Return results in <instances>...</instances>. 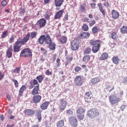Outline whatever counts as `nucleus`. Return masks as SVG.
<instances>
[{
    "label": "nucleus",
    "mask_w": 127,
    "mask_h": 127,
    "mask_svg": "<svg viewBox=\"0 0 127 127\" xmlns=\"http://www.w3.org/2000/svg\"><path fill=\"white\" fill-rule=\"evenodd\" d=\"M30 38V34L29 33H28L26 35V36H25L22 39V41L24 43V44L27 42V41L29 40Z\"/></svg>",
    "instance_id": "5701e85b"
},
{
    "label": "nucleus",
    "mask_w": 127,
    "mask_h": 127,
    "mask_svg": "<svg viewBox=\"0 0 127 127\" xmlns=\"http://www.w3.org/2000/svg\"><path fill=\"white\" fill-rule=\"evenodd\" d=\"M92 92L91 91L86 92L85 93V101L86 103H90L91 101V96Z\"/></svg>",
    "instance_id": "6e6552de"
},
{
    "label": "nucleus",
    "mask_w": 127,
    "mask_h": 127,
    "mask_svg": "<svg viewBox=\"0 0 127 127\" xmlns=\"http://www.w3.org/2000/svg\"><path fill=\"white\" fill-rule=\"evenodd\" d=\"M24 90H26V86L25 85H22L19 91L18 95L19 96H20V97H21V96H22V94H23V92L24 91Z\"/></svg>",
    "instance_id": "4be33fe9"
},
{
    "label": "nucleus",
    "mask_w": 127,
    "mask_h": 127,
    "mask_svg": "<svg viewBox=\"0 0 127 127\" xmlns=\"http://www.w3.org/2000/svg\"><path fill=\"white\" fill-rule=\"evenodd\" d=\"M64 2V0H55V4L57 7L61 6Z\"/></svg>",
    "instance_id": "f3484780"
},
{
    "label": "nucleus",
    "mask_w": 127,
    "mask_h": 127,
    "mask_svg": "<svg viewBox=\"0 0 127 127\" xmlns=\"http://www.w3.org/2000/svg\"><path fill=\"white\" fill-rule=\"evenodd\" d=\"M49 48L50 50H55V45L54 44H49Z\"/></svg>",
    "instance_id": "37998d69"
},
{
    "label": "nucleus",
    "mask_w": 127,
    "mask_h": 127,
    "mask_svg": "<svg viewBox=\"0 0 127 127\" xmlns=\"http://www.w3.org/2000/svg\"><path fill=\"white\" fill-rule=\"evenodd\" d=\"M117 32H113L111 33V35H109V37L110 38H112L114 40H116L117 37Z\"/></svg>",
    "instance_id": "7c9ffc66"
},
{
    "label": "nucleus",
    "mask_w": 127,
    "mask_h": 127,
    "mask_svg": "<svg viewBox=\"0 0 127 127\" xmlns=\"http://www.w3.org/2000/svg\"><path fill=\"white\" fill-rule=\"evenodd\" d=\"M25 114L27 116H31V115H34V112H25Z\"/></svg>",
    "instance_id": "8fccbe9b"
},
{
    "label": "nucleus",
    "mask_w": 127,
    "mask_h": 127,
    "mask_svg": "<svg viewBox=\"0 0 127 127\" xmlns=\"http://www.w3.org/2000/svg\"><path fill=\"white\" fill-rule=\"evenodd\" d=\"M45 41L46 44H51V43H52V40L50 38V36L49 35L45 36Z\"/></svg>",
    "instance_id": "dca6fc26"
},
{
    "label": "nucleus",
    "mask_w": 127,
    "mask_h": 127,
    "mask_svg": "<svg viewBox=\"0 0 127 127\" xmlns=\"http://www.w3.org/2000/svg\"><path fill=\"white\" fill-rule=\"evenodd\" d=\"M112 16L113 19H117V18H119L120 16V14L119 12H117L116 10H112Z\"/></svg>",
    "instance_id": "ddd939ff"
},
{
    "label": "nucleus",
    "mask_w": 127,
    "mask_h": 127,
    "mask_svg": "<svg viewBox=\"0 0 127 127\" xmlns=\"http://www.w3.org/2000/svg\"><path fill=\"white\" fill-rule=\"evenodd\" d=\"M68 123L73 127H77L78 126V120L74 116L68 118Z\"/></svg>",
    "instance_id": "f03ea898"
},
{
    "label": "nucleus",
    "mask_w": 127,
    "mask_h": 127,
    "mask_svg": "<svg viewBox=\"0 0 127 127\" xmlns=\"http://www.w3.org/2000/svg\"><path fill=\"white\" fill-rule=\"evenodd\" d=\"M41 100V96L40 95H34L33 97V101L35 104H38Z\"/></svg>",
    "instance_id": "f8f14e48"
},
{
    "label": "nucleus",
    "mask_w": 127,
    "mask_h": 127,
    "mask_svg": "<svg viewBox=\"0 0 127 127\" xmlns=\"http://www.w3.org/2000/svg\"><path fill=\"white\" fill-rule=\"evenodd\" d=\"M74 70L75 72H79L81 70V67L80 66H76L74 68Z\"/></svg>",
    "instance_id": "603ef678"
},
{
    "label": "nucleus",
    "mask_w": 127,
    "mask_h": 127,
    "mask_svg": "<svg viewBox=\"0 0 127 127\" xmlns=\"http://www.w3.org/2000/svg\"><path fill=\"white\" fill-rule=\"evenodd\" d=\"M87 115L90 119H94L95 117L99 116V112H88Z\"/></svg>",
    "instance_id": "9b49d317"
},
{
    "label": "nucleus",
    "mask_w": 127,
    "mask_h": 127,
    "mask_svg": "<svg viewBox=\"0 0 127 127\" xmlns=\"http://www.w3.org/2000/svg\"><path fill=\"white\" fill-rule=\"evenodd\" d=\"M38 91H39V84L36 86L34 87V88L33 89L32 93H31L32 95H33V96H34L35 95H38V94H39Z\"/></svg>",
    "instance_id": "4468645a"
},
{
    "label": "nucleus",
    "mask_w": 127,
    "mask_h": 127,
    "mask_svg": "<svg viewBox=\"0 0 127 127\" xmlns=\"http://www.w3.org/2000/svg\"><path fill=\"white\" fill-rule=\"evenodd\" d=\"M46 75H47V76H50V75H52V72L50 71L49 69H47L45 71Z\"/></svg>",
    "instance_id": "09e8293b"
},
{
    "label": "nucleus",
    "mask_w": 127,
    "mask_h": 127,
    "mask_svg": "<svg viewBox=\"0 0 127 127\" xmlns=\"http://www.w3.org/2000/svg\"><path fill=\"white\" fill-rule=\"evenodd\" d=\"M15 74H19L20 73V67H16L13 71Z\"/></svg>",
    "instance_id": "ea45409f"
},
{
    "label": "nucleus",
    "mask_w": 127,
    "mask_h": 127,
    "mask_svg": "<svg viewBox=\"0 0 127 127\" xmlns=\"http://www.w3.org/2000/svg\"><path fill=\"white\" fill-rule=\"evenodd\" d=\"M60 102L61 104V105L60 107V110L63 111L64 110H65V108H66V105H67V102L64 100V99H62L60 100Z\"/></svg>",
    "instance_id": "9d476101"
},
{
    "label": "nucleus",
    "mask_w": 127,
    "mask_h": 127,
    "mask_svg": "<svg viewBox=\"0 0 127 127\" xmlns=\"http://www.w3.org/2000/svg\"><path fill=\"white\" fill-rule=\"evenodd\" d=\"M80 37L82 38H87V37H90V33L83 32L80 34Z\"/></svg>",
    "instance_id": "c85d7f7f"
},
{
    "label": "nucleus",
    "mask_w": 127,
    "mask_h": 127,
    "mask_svg": "<svg viewBox=\"0 0 127 127\" xmlns=\"http://www.w3.org/2000/svg\"><path fill=\"white\" fill-rule=\"evenodd\" d=\"M37 118L38 119V122L40 123L42 120V117H41V112H38L37 113Z\"/></svg>",
    "instance_id": "c9c22d12"
},
{
    "label": "nucleus",
    "mask_w": 127,
    "mask_h": 127,
    "mask_svg": "<svg viewBox=\"0 0 127 127\" xmlns=\"http://www.w3.org/2000/svg\"><path fill=\"white\" fill-rule=\"evenodd\" d=\"M60 42L62 43V44H65L66 42H67V37L64 36L60 39Z\"/></svg>",
    "instance_id": "473e14b6"
},
{
    "label": "nucleus",
    "mask_w": 127,
    "mask_h": 127,
    "mask_svg": "<svg viewBox=\"0 0 127 127\" xmlns=\"http://www.w3.org/2000/svg\"><path fill=\"white\" fill-rule=\"evenodd\" d=\"M6 54L7 58H11V56H12V45H10L7 50Z\"/></svg>",
    "instance_id": "1a4fd4ad"
},
{
    "label": "nucleus",
    "mask_w": 127,
    "mask_h": 127,
    "mask_svg": "<svg viewBox=\"0 0 127 127\" xmlns=\"http://www.w3.org/2000/svg\"><path fill=\"white\" fill-rule=\"evenodd\" d=\"M37 36V32H32L30 34V37L31 39H33V38H35Z\"/></svg>",
    "instance_id": "4c0bfd02"
},
{
    "label": "nucleus",
    "mask_w": 127,
    "mask_h": 127,
    "mask_svg": "<svg viewBox=\"0 0 127 127\" xmlns=\"http://www.w3.org/2000/svg\"><path fill=\"white\" fill-rule=\"evenodd\" d=\"M14 127V124H12V125H10L9 124H7L6 125V127Z\"/></svg>",
    "instance_id": "774afa93"
},
{
    "label": "nucleus",
    "mask_w": 127,
    "mask_h": 127,
    "mask_svg": "<svg viewBox=\"0 0 127 127\" xmlns=\"http://www.w3.org/2000/svg\"><path fill=\"white\" fill-rule=\"evenodd\" d=\"M19 44L21 45H24V43H23V41H21V39L19 38L17 41L15 43V45L17 46H19Z\"/></svg>",
    "instance_id": "72a5a7b5"
},
{
    "label": "nucleus",
    "mask_w": 127,
    "mask_h": 127,
    "mask_svg": "<svg viewBox=\"0 0 127 127\" xmlns=\"http://www.w3.org/2000/svg\"><path fill=\"white\" fill-rule=\"evenodd\" d=\"M50 15H51V12L47 11L45 14V18L46 19H49L50 18Z\"/></svg>",
    "instance_id": "79ce46f5"
},
{
    "label": "nucleus",
    "mask_w": 127,
    "mask_h": 127,
    "mask_svg": "<svg viewBox=\"0 0 127 127\" xmlns=\"http://www.w3.org/2000/svg\"><path fill=\"white\" fill-rule=\"evenodd\" d=\"M49 105V102H44L41 105L40 108L43 110H46V109L48 108Z\"/></svg>",
    "instance_id": "412c9836"
},
{
    "label": "nucleus",
    "mask_w": 127,
    "mask_h": 127,
    "mask_svg": "<svg viewBox=\"0 0 127 127\" xmlns=\"http://www.w3.org/2000/svg\"><path fill=\"white\" fill-rule=\"evenodd\" d=\"M74 83L76 86L80 87L83 84V80L81 76H76L75 78Z\"/></svg>",
    "instance_id": "39448f33"
},
{
    "label": "nucleus",
    "mask_w": 127,
    "mask_h": 127,
    "mask_svg": "<svg viewBox=\"0 0 127 127\" xmlns=\"http://www.w3.org/2000/svg\"><path fill=\"white\" fill-rule=\"evenodd\" d=\"M36 79L38 81L39 83H41V82L43 81V79H44V77H43V75H41L37 76Z\"/></svg>",
    "instance_id": "e433bc0d"
},
{
    "label": "nucleus",
    "mask_w": 127,
    "mask_h": 127,
    "mask_svg": "<svg viewBox=\"0 0 127 127\" xmlns=\"http://www.w3.org/2000/svg\"><path fill=\"white\" fill-rule=\"evenodd\" d=\"M77 112H85V110L82 108H80L77 110Z\"/></svg>",
    "instance_id": "0e129e2a"
},
{
    "label": "nucleus",
    "mask_w": 127,
    "mask_h": 127,
    "mask_svg": "<svg viewBox=\"0 0 127 127\" xmlns=\"http://www.w3.org/2000/svg\"><path fill=\"white\" fill-rule=\"evenodd\" d=\"M89 44L92 46H96V45H97V46H101L100 45L101 44V40H97L95 41L94 40H91L89 41Z\"/></svg>",
    "instance_id": "0eeeda50"
},
{
    "label": "nucleus",
    "mask_w": 127,
    "mask_h": 127,
    "mask_svg": "<svg viewBox=\"0 0 127 127\" xmlns=\"http://www.w3.org/2000/svg\"><path fill=\"white\" fill-rule=\"evenodd\" d=\"M82 29L84 31H88L89 30V27L86 24H83L82 26Z\"/></svg>",
    "instance_id": "a19ab883"
},
{
    "label": "nucleus",
    "mask_w": 127,
    "mask_h": 127,
    "mask_svg": "<svg viewBox=\"0 0 127 127\" xmlns=\"http://www.w3.org/2000/svg\"><path fill=\"white\" fill-rule=\"evenodd\" d=\"M66 60H67L68 62H71V61L73 60V57H70L69 58H66Z\"/></svg>",
    "instance_id": "bf43d9fd"
},
{
    "label": "nucleus",
    "mask_w": 127,
    "mask_h": 127,
    "mask_svg": "<svg viewBox=\"0 0 127 127\" xmlns=\"http://www.w3.org/2000/svg\"><path fill=\"white\" fill-rule=\"evenodd\" d=\"M7 3V2H6V0H3V1L1 2V4L2 6H5Z\"/></svg>",
    "instance_id": "864d4df0"
},
{
    "label": "nucleus",
    "mask_w": 127,
    "mask_h": 127,
    "mask_svg": "<svg viewBox=\"0 0 127 127\" xmlns=\"http://www.w3.org/2000/svg\"><path fill=\"white\" fill-rule=\"evenodd\" d=\"M20 56L25 58L32 57V53L29 48L24 49L21 51Z\"/></svg>",
    "instance_id": "f257e3e1"
},
{
    "label": "nucleus",
    "mask_w": 127,
    "mask_h": 127,
    "mask_svg": "<svg viewBox=\"0 0 127 127\" xmlns=\"http://www.w3.org/2000/svg\"><path fill=\"white\" fill-rule=\"evenodd\" d=\"M91 51H92V49H91L90 48H86L84 50V54H90L91 53Z\"/></svg>",
    "instance_id": "58836bf2"
},
{
    "label": "nucleus",
    "mask_w": 127,
    "mask_h": 127,
    "mask_svg": "<svg viewBox=\"0 0 127 127\" xmlns=\"http://www.w3.org/2000/svg\"><path fill=\"white\" fill-rule=\"evenodd\" d=\"M96 23V21L95 20H92L90 23H89V26H93L94 24Z\"/></svg>",
    "instance_id": "5fc2aeb1"
},
{
    "label": "nucleus",
    "mask_w": 127,
    "mask_h": 127,
    "mask_svg": "<svg viewBox=\"0 0 127 127\" xmlns=\"http://www.w3.org/2000/svg\"><path fill=\"white\" fill-rule=\"evenodd\" d=\"M125 109H126V105H122L121 107V111H124L125 110Z\"/></svg>",
    "instance_id": "69168bd1"
},
{
    "label": "nucleus",
    "mask_w": 127,
    "mask_h": 127,
    "mask_svg": "<svg viewBox=\"0 0 127 127\" xmlns=\"http://www.w3.org/2000/svg\"><path fill=\"white\" fill-rule=\"evenodd\" d=\"M101 46H94L92 47V52L93 53H97L99 51Z\"/></svg>",
    "instance_id": "cd10ccee"
},
{
    "label": "nucleus",
    "mask_w": 127,
    "mask_h": 127,
    "mask_svg": "<svg viewBox=\"0 0 127 127\" xmlns=\"http://www.w3.org/2000/svg\"><path fill=\"white\" fill-rule=\"evenodd\" d=\"M110 102L111 105H115L121 102V99L116 95H111L109 97Z\"/></svg>",
    "instance_id": "7ed1b4c3"
},
{
    "label": "nucleus",
    "mask_w": 127,
    "mask_h": 127,
    "mask_svg": "<svg viewBox=\"0 0 127 127\" xmlns=\"http://www.w3.org/2000/svg\"><path fill=\"white\" fill-rule=\"evenodd\" d=\"M103 5L105 7H108V6L110 5V3H109V2H105L103 3Z\"/></svg>",
    "instance_id": "4d7b16f0"
},
{
    "label": "nucleus",
    "mask_w": 127,
    "mask_h": 127,
    "mask_svg": "<svg viewBox=\"0 0 127 127\" xmlns=\"http://www.w3.org/2000/svg\"><path fill=\"white\" fill-rule=\"evenodd\" d=\"M4 77V74L0 72V81L2 80V78Z\"/></svg>",
    "instance_id": "052dcab7"
},
{
    "label": "nucleus",
    "mask_w": 127,
    "mask_h": 127,
    "mask_svg": "<svg viewBox=\"0 0 127 127\" xmlns=\"http://www.w3.org/2000/svg\"><path fill=\"white\" fill-rule=\"evenodd\" d=\"M127 76L124 77V78L123 79V84H127Z\"/></svg>",
    "instance_id": "13d9d810"
},
{
    "label": "nucleus",
    "mask_w": 127,
    "mask_h": 127,
    "mask_svg": "<svg viewBox=\"0 0 127 127\" xmlns=\"http://www.w3.org/2000/svg\"><path fill=\"white\" fill-rule=\"evenodd\" d=\"M64 120H61L60 121L58 122L57 123V127H62L64 126Z\"/></svg>",
    "instance_id": "c756f323"
},
{
    "label": "nucleus",
    "mask_w": 127,
    "mask_h": 127,
    "mask_svg": "<svg viewBox=\"0 0 127 127\" xmlns=\"http://www.w3.org/2000/svg\"><path fill=\"white\" fill-rule=\"evenodd\" d=\"M77 117L79 121H83L84 118H85V116H84L83 112H77Z\"/></svg>",
    "instance_id": "a211bd4d"
},
{
    "label": "nucleus",
    "mask_w": 127,
    "mask_h": 127,
    "mask_svg": "<svg viewBox=\"0 0 127 127\" xmlns=\"http://www.w3.org/2000/svg\"><path fill=\"white\" fill-rule=\"evenodd\" d=\"M36 25L39 26L40 28H42V27H44L45 25H46V20L44 18H41L39 20H38L36 23Z\"/></svg>",
    "instance_id": "423d86ee"
},
{
    "label": "nucleus",
    "mask_w": 127,
    "mask_h": 127,
    "mask_svg": "<svg viewBox=\"0 0 127 127\" xmlns=\"http://www.w3.org/2000/svg\"><path fill=\"white\" fill-rule=\"evenodd\" d=\"M101 81V79L99 77H95L91 80L92 85H96L97 83H99Z\"/></svg>",
    "instance_id": "aec40b11"
},
{
    "label": "nucleus",
    "mask_w": 127,
    "mask_h": 127,
    "mask_svg": "<svg viewBox=\"0 0 127 127\" xmlns=\"http://www.w3.org/2000/svg\"><path fill=\"white\" fill-rule=\"evenodd\" d=\"M112 61L114 64H119V62H120V59H119L117 57H114L112 59Z\"/></svg>",
    "instance_id": "2f4dec72"
},
{
    "label": "nucleus",
    "mask_w": 127,
    "mask_h": 127,
    "mask_svg": "<svg viewBox=\"0 0 127 127\" xmlns=\"http://www.w3.org/2000/svg\"><path fill=\"white\" fill-rule=\"evenodd\" d=\"M33 85H38V81L36 79H34L33 81Z\"/></svg>",
    "instance_id": "e2e57ef3"
},
{
    "label": "nucleus",
    "mask_w": 127,
    "mask_h": 127,
    "mask_svg": "<svg viewBox=\"0 0 127 127\" xmlns=\"http://www.w3.org/2000/svg\"><path fill=\"white\" fill-rule=\"evenodd\" d=\"M24 13H25V10H24V9H21L20 11V14L21 15H23Z\"/></svg>",
    "instance_id": "680f3d73"
},
{
    "label": "nucleus",
    "mask_w": 127,
    "mask_h": 127,
    "mask_svg": "<svg viewBox=\"0 0 127 127\" xmlns=\"http://www.w3.org/2000/svg\"><path fill=\"white\" fill-rule=\"evenodd\" d=\"M64 12V10H61L58 11L55 15V19H58V18H60V17H61V16H62V14H63Z\"/></svg>",
    "instance_id": "2eb2a0df"
},
{
    "label": "nucleus",
    "mask_w": 127,
    "mask_h": 127,
    "mask_svg": "<svg viewBox=\"0 0 127 127\" xmlns=\"http://www.w3.org/2000/svg\"><path fill=\"white\" fill-rule=\"evenodd\" d=\"M92 33H93L94 34L97 33V32H98V27L97 26L94 27L92 28Z\"/></svg>",
    "instance_id": "a18cd8bd"
},
{
    "label": "nucleus",
    "mask_w": 127,
    "mask_h": 127,
    "mask_svg": "<svg viewBox=\"0 0 127 127\" xmlns=\"http://www.w3.org/2000/svg\"><path fill=\"white\" fill-rule=\"evenodd\" d=\"M21 48V46H17L14 45L13 47L14 52L15 53L19 52V51H20Z\"/></svg>",
    "instance_id": "a878e982"
},
{
    "label": "nucleus",
    "mask_w": 127,
    "mask_h": 127,
    "mask_svg": "<svg viewBox=\"0 0 127 127\" xmlns=\"http://www.w3.org/2000/svg\"><path fill=\"white\" fill-rule=\"evenodd\" d=\"M71 50H77V49H79V42L77 39H75L73 41H72L71 43Z\"/></svg>",
    "instance_id": "20e7f679"
},
{
    "label": "nucleus",
    "mask_w": 127,
    "mask_h": 127,
    "mask_svg": "<svg viewBox=\"0 0 127 127\" xmlns=\"http://www.w3.org/2000/svg\"><path fill=\"white\" fill-rule=\"evenodd\" d=\"M12 81L14 83L15 87H16V88H17V87H18V82H17V80L12 79Z\"/></svg>",
    "instance_id": "de8ad7c7"
},
{
    "label": "nucleus",
    "mask_w": 127,
    "mask_h": 127,
    "mask_svg": "<svg viewBox=\"0 0 127 127\" xmlns=\"http://www.w3.org/2000/svg\"><path fill=\"white\" fill-rule=\"evenodd\" d=\"M121 32L123 34H125V33H127V27L126 26H123L120 29Z\"/></svg>",
    "instance_id": "f704fd0d"
},
{
    "label": "nucleus",
    "mask_w": 127,
    "mask_h": 127,
    "mask_svg": "<svg viewBox=\"0 0 127 127\" xmlns=\"http://www.w3.org/2000/svg\"><path fill=\"white\" fill-rule=\"evenodd\" d=\"M38 41L40 44H43L44 41H45V35L41 36Z\"/></svg>",
    "instance_id": "393cba45"
},
{
    "label": "nucleus",
    "mask_w": 127,
    "mask_h": 127,
    "mask_svg": "<svg viewBox=\"0 0 127 127\" xmlns=\"http://www.w3.org/2000/svg\"><path fill=\"white\" fill-rule=\"evenodd\" d=\"M8 33L7 32V31H5L3 32L2 34H1V38H5V37H6V36H7Z\"/></svg>",
    "instance_id": "c03bdc74"
},
{
    "label": "nucleus",
    "mask_w": 127,
    "mask_h": 127,
    "mask_svg": "<svg viewBox=\"0 0 127 127\" xmlns=\"http://www.w3.org/2000/svg\"><path fill=\"white\" fill-rule=\"evenodd\" d=\"M40 50L42 52V53H43V54H47V51H46L45 49L43 48H41Z\"/></svg>",
    "instance_id": "3c124183"
},
{
    "label": "nucleus",
    "mask_w": 127,
    "mask_h": 127,
    "mask_svg": "<svg viewBox=\"0 0 127 127\" xmlns=\"http://www.w3.org/2000/svg\"><path fill=\"white\" fill-rule=\"evenodd\" d=\"M97 5L99 8V10H100V12H101L102 13L103 16H106V11H105L104 8H103L102 4L98 3Z\"/></svg>",
    "instance_id": "6ab92c4d"
},
{
    "label": "nucleus",
    "mask_w": 127,
    "mask_h": 127,
    "mask_svg": "<svg viewBox=\"0 0 127 127\" xmlns=\"http://www.w3.org/2000/svg\"><path fill=\"white\" fill-rule=\"evenodd\" d=\"M80 10L81 11H85V10H86V9L85 8V6H84L83 5H80Z\"/></svg>",
    "instance_id": "6e6d98bb"
},
{
    "label": "nucleus",
    "mask_w": 127,
    "mask_h": 127,
    "mask_svg": "<svg viewBox=\"0 0 127 127\" xmlns=\"http://www.w3.org/2000/svg\"><path fill=\"white\" fill-rule=\"evenodd\" d=\"M108 57H109L108 54H107V53H104L102 54L100 57V60L101 61H102L103 60H106V59H108Z\"/></svg>",
    "instance_id": "b1692460"
},
{
    "label": "nucleus",
    "mask_w": 127,
    "mask_h": 127,
    "mask_svg": "<svg viewBox=\"0 0 127 127\" xmlns=\"http://www.w3.org/2000/svg\"><path fill=\"white\" fill-rule=\"evenodd\" d=\"M9 43H13L14 42V36L13 35L11 36L9 40Z\"/></svg>",
    "instance_id": "49530a36"
},
{
    "label": "nucleus",
    "mask_w": 127,
    "mask_h": 127,
    "mask_svg": "<svg viewBox=\"0 0 127 127\" xmlns=\"http://www.w3.org/2000/svg\"><path fill=\"white\" fill-rule=\"evenodd\" d=\"M90 59L91 56H90V55H86L83 57V62H85V63H87L88 61H90Z\"/></svg>",
    "instance_id": "bb28decb"
},
{
    "label": "nucleus",
    "mask_w": 127,
    "mask_h": 127,
    "mask_svg": "<svg viewBox=\"0 0 127 127\" xmlns=\"http://www.w3.org/2000/svg\"><path fill=\"white\" fill-rule=\"evenodd\" d=\"M83 22H89V18H85L83 20Z\"/></svg>",
    "instance_id": "338daca9"
}]
</instances>
